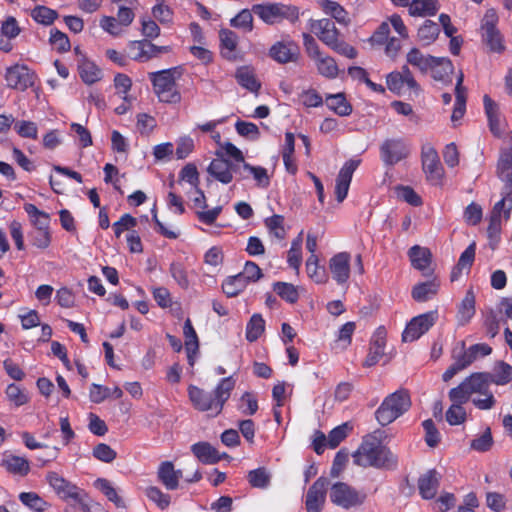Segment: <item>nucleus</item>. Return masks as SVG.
I'll list each match as a JSON object with an SVG mask.
<instances>
[{
  "label": "nucleus",
  "instance_id": "nucleus-1",
  "mask_svg": "<svg viewBox=\"0 0 512 512\" xmlns=\"http://www.w3.org/2000/svg\"><path fill=\"white\" fill-rule=\"evenodd\" d=\"M236 381L232 376L222 378L212 392L189 385L188 396L193 407L201 412H209L212 416L219 415L235 388Z\"/></svg>",
  "mask_w": 512,
  "mask_h": 512
},
{
  "label": "nucleus",
  "instance_id": "nucleus-2",
  "mask_svg": "<svg viewBox=\"0 0 512 512\" xmlns=\"http://www.w3.org/2000/svg\"><path fill=\"white\" fill-rule=\"evenodd\" d=\"M352 457L354 464L361 467L394 469L398 463L397 456L377 436L372 434L363 437Z\"/></svg>",
  "mask_w": 512,
  "mask_h": 512
},
{
  "label": "nucleus",
  "instance_id": "nucleus-3",
  "mask_svg": "<svg viewBox=\"0 0 512 512\" xmlns=\"http://www.w3.org/2000/svg\"><path fill=\"white\" fill-rule=\"evenodd\" d=\"M308 28L323 44L335 53L349 59L357 57L358 51L341 37L340 31L331 19H310Z\"/></svg>",
  "mask_w": 512,
  "mask_h": 512
},
{
  "label": "nucleus",
  "instance_id": "nucleus-4",
  "mask_svg": "<svg viewBox=\"0 0 512 512\" xmlns=\"http://www.w3.org/2000/svg\"><path fill=\"white\" fill-rule=\"evenodd\" d=\"M182 75L180 67H172L148 73L153 91L159 101L166 104H178L182 96L177 88L176 80Z\"/></svg>",
  "mask_w": 512,
  "mask_h": 512
},
{
  "label": "nucleus",
  "instance_id": "nucleus-5",
  "mask_svg": "<svg viewBox=\"0 0 512 512\" xmlns=\"http://www.w3.org/2000/svg\"><path fill=\"white\" fill-rule=\"evenodd\" d=\"M411 406L409 392L400 389L388 395L375 411V417L381 426H387L403 415Z\"/></svg>",
  "mask_w": 512,
  "mask_h": 512
},
{
  "label": "nucleus",
  "instance_id": "nucleus-6",
  "mask_svg": "<svg viewBox=\"0 0 512 512\" xmlns=\"http://www.w3.org/2000/svg\"><path fill=\"white\" fill-rule=\"evenodd\" d=\"M491 373L475 372L466 377L457 387L449 391V399L452 402L466 403L472 394H482L489 391Z\"/></svg>",
  "mask_w": 512,
  "mask_h": 512
},
{
  "label": "nucleus",
  "instance_id": "nucleus-7",
  "mask_svg": "<svg viewBox=\"0 0 512 512\" xmlns=\"http://www.w3.org/2000/svg\"><path fill=\"white\" fill-rule=\"evenodd\" d=\"M252 11L268 25L280 23L284 19L295 23L299 19L298 7L283 3L255 4L252 6Z\"/></svg>",
  "mask_w": 512,
  "mask_h": 512
},
{
  "label": "nucleus",
  "instance_id": "nucleus-8",
  "mask_svg": "<svg viewBox=\"0 0 512 512\" xmlns=\"http://www.w3.org/2000/svg\"><path fill=\"white\" fill-rule=\"evenodd\" d=\"M46 480L60 499L64 501L72 500L77 502L82 506L83 511H87V504H85L87 493L83 489L66 480L54 471L47 473Z\"/></svg>",
  "mask_w": 512,
  "mask_h": 512
},
{
  "label": "nucleus",
  "instance_id": "nucleus-9",
  "mask_svg": "<svg viewBox=\"0 0 512 512\" xmlns=\"http://www.w3.org/2000/svg\"><path fill=\"white\" fill-rule=\"evenodd\" d=\"M330 500L336 506L350 509L362 505L366 500V494L358 491L345 482H336L330 488Z\"/></svg>",
  "mask_w": 512,
  "mask_h": 512
},
{
  "label": "nucleus",
  "instance_id": "nucleus-10",
  "mask_svg": "<svg viewBox=\"0 0 512 512\" xmlns=\"http://www.w3.org/2000/svg\"><path fill=\"white\" fill-rule=\"evenodd\" d=\"M379 154L383 164L392 167L408 158L410 148L402 137L387 138L381 143Z\"/></svg>",
  "mask_w": 512,
  "mask_h": 512
},
{
  "label": "nucleus",
  "instance_id": "nucleus-11",
  "mask_svg": "<svg viewBox=\"0 0 512 512\" xmlns=\"http://www.w3.org/2000/svg\"><path fill=\"white\" fill-rule=\"evenodd\" d=\"M216 155L217 158L213 159L207 167L208 174L216 181L229 184L233 181V174H239L242 179L248 177L241 171L239 164L224 158L220 152H217Z\"/></svg>",
  "mask_w": 512,
  "mask_h": 512
},
{
  "label": "nucleus",
  "instance_id": "nucleus-12",
  "mask_svg": "<svg viewBox=\"0 0 512 512\" xmlns=\"http://www.w3.org/2000/svg\"><path fill=\"white\" fill-rule=\"evenodd\" d=\"M37 79V74L25 64H15L6 69L7 87L14 90L26 91L34 87Z\"/></svg>",
  "mask_w": 512,
  "mask_h": 512
},
{
  "label": "nucleus",
  "instance_id": "nucleus-13",
  "mask_svg": "<svg viewBox=\"0 0 512 512\" xmlns=\"http://www.w3.org/2000/svg\"><path fill=\"white\" fill-rule=\"evenodd\" d=\"M386 84L387 88L397 95H402L407 91H413L417 95L421 92L420 85L407 65H404L401 71L389 73L386 77Z\"/></svg>",
  "mask_w": 512,
  "mask_h": 512
},
{
  "label": "nucleus",
  "instance_id": "nucleus-14",
  "mask_svg": "<svg viewBox=\"0 0 512 512\" xmlns=\"http://www.w3.org/2000/svg\"><path fill=\"white\" fill-rule=\"evenodd\" d=\"M129 56L132 60L145 63L171 51L170 46H157L147 39L133 40L128 43Z\"/></svg>",
  "mask_w": 512,
  "mask_h": 512
},
{
  "label": "nucleus",
  "instance_id": "nucleus-15",
  "mask_svg": "<svg viewBox=\"0 0 512 512\" xmlns=\"http://www.w3.org/2000/svg\"><path fill=\"white\" fill-rule=\"evenodd\" d=\"M421 162L427 181L435 186L441 185L444 169L434 147L431 145H424L422 147Z\"/></svg>",
  "mask_w": 512,
  "mask_h": 512
},
{
  "label": "nucleus",
  "instance_id": "nucleus-16",
  "mask_svg": "<svg viewBox=\"0 0 512 512\" xmlns=\"http://www.w3.org/2000/svg\"><path fill=\"white\" fill-rule=\"evenodd\" d=\"M437 319V310L428 311L413 317L402 333V340L404 342H413L418 340L422 335L429 331V329L436 323Z\"/></svg>",
  "mask_w": 512,
  "mask_h": 512
},
{
  "label": "nucleus",
  "instance_id": "nucleus-17",
  "mask_svg": "<svg viewBox=\"0 0 512 512\" xmlns=\"http://www.w3.org/2000/svg\"><path fill=\"white\" fill-rule=\"evenodd\" d=\"M268 55L279 64L296 63L300 58V47L292 40L277 41L269 48Z\"/></svg>",
  "mask_w": 512,
  "mask_h": 512
},
{
  "label": "nucleus",
  "instance_id": "nucleus-18",
  "mask_svg": "<svg viewBox=\"0 0 512 512\" xmlns=\"http://www.w3.org/2000/svg\"><path fill=\"white\" fill-rule=\"evenodd\" d=\"M329 480L326 477H319L308 489L305 500L307 512H321L327 494Z\"/></svg>",
  "mask_w": 512,
  "mask_h": 512
},
{
  "label": "nucleus",
  "instance_id": "nucleus-19",
  "mask_svg": "<svg viewBox=\"0 0 512 512\" xmlns=\"http://www.w3.org/2000/svg\"><path fill=\"white\" fill-rule=\"evenodd\" d=\"M360 163L359 159H349L341 167L335 184V195L338 202H342L347 197L353 174Z\"/></svg>",
  "mask_w": 512,
  "mask_h": 512
},
{
  "label": "nucleus",
  "instance_id": "nucleus-20",
  "mask_svg": "<svg viewBox=\"0 0 512 512\" xmlns=\"http://www.w3.org/2000/svg\"><path fill=\"white\" fill-rule=\"evenodd\" d=\"M351 255L348 252H339L329 260V269L332 278L338 285L346 284L350 277Z\"/></svg>",
  "mask_w": 512,
  "mask_h": 512
},
{
  "label": "nucleus",
  "instance_id": "nucleus-21",
  "mask_svg": "<svg viewBox=\"0 0 512 512\" xmlns=\"http://www.w3.org/2000/svg\"><path fill=\"white\" fill-rule=\"evenodd\" d=\"M194 189L197 196L192 201L194 207L197 208L195 213L199 222L205 225L214 224L222 211V206H216L206 211L205 209L207 208V198L204 191L200 187Z\"/></svg>",
  "mask_w": 512,
  "mask_h": 512
},
{
  "label": "nucleus",
  "instance_id": "nucleus-22",
  "mask_svg": "<svg viewBox=\"0 0 512 512\" xmlns=\"http://www.w3.org/2000/svg\"><path fill=\"white\" fill-rule=\"evenodd\" d=\"M234 77L239 86L258 96L262 83L257 78L255 68L252 65L238 67Z\"/></svg>",
  "mask_w": 512,
  "mask_h": 512
},
{
  "label": "nucleus",
  "instance_id": "nucleus-23",
  "mask_svg": "<svg viewBox=\"0 0 512 512\" xmlns=\"http://www.w3.org/2000/svg\"><path fill=\"white\" fill-rule=\"evenodd\" d=\"M442 476L436 469H430L418 479V490L425 500L433 499L440 486Z\"/></svg>",
  "mask_w": 512,
  "mask_h": 512
},
{
  "label": "nucleus",
  "instance_id": "nucleus-24",
  "mask_svg": "<svg viewBox=\"0 0 512 512\" xmlns=\"http://www.w3.org/2000/svg\"><path fill=\"white\" fill-rule=\"evenodd\" d=\"M182 471L175 469L171 461H163L160 463L157 470L158 481L167 490H176L179 487V481L182 478Z\"/></svg>",
  "mask_w": 512,
  "mask_h": 512
},
{
  "label": "nucleus",
  "instance_id": "nucleus-25",
  "mask_svg": "<svg viewBox=\"0 0 512 512\" xmlns=\"http://www.w3.org/2000/svg\"><path fill=\"white\" fill-rule=\"evenodd\" d=\"M219 38L222 57L228 61H236L239 58L237 53L238 35L232 30L221 29L219 31Z\"/></svg>",
  "mask_w": 512,
  "mask_h": 512
},
{
  "label": "nucleus",
  "instance_id": "nucleus-26",
  "mask_svg": "<svg viewBox=\"0 0 512 512\" xmlns=\"http://www.w3.org/2000/svg\"><path fill=\"white\" fill-rule=\"evenodd\" d=\"M194 456L203 464L212 465L218 463L226 453L222 455L209 442H197L191 446Z\"/></svg>",
  "mask_w": 512,
  "mask_h": 512
},
{
  "label": "nucleus",
  "instance_id": "nucleus-27",
  "mask_svg": "<svg viewBox=\"0 0 512 512\" xmlns=\"http://www.w3.org/2000/svg\"><path fill=\"white\" fill-rule=\"evenodd\" d=\"M386 337L384 331L378 330L372 337L368 354L363 362L364 367H373L384 355Z\"/></svg>",
  "mask_w": 512,
  "mask_h": 512
},
{
  "label": "nucleus",
  "instance_id": "nucleus-28",
  "mask_svg": "<svg viewBox=\"0 0 512 512\" xmlns=\"http://www.w3.org/2000/svg\"><path fill=\"white\" fill-rule=\"evenodd\" d=\"M485 114L490 132L497 138L502 135L500 112L497 103L487 94L483 96Z\"/></svg>",
  "mask_w": 512,
  "mask_h": 512
},
{
  "label": "nucleus",
  "instance_id": "nucleus-29",
  "mask_svg": "<svg viewBox=\"0 0 512 512\" xmlns=\"http://www.w3.org/2000/svg\"><path fill=\"white\" fill-rule=\"evenodd\" d=\"M408 256L413 268L422 271L427 275L426 271L429 270L432 262V253L427 247L414 245L408 250Z\"/></svg>",
  "mask_w": 512,
  "mask_h": 512
},
{
  "label": "nucleus",
  "instance_id": "nucleus-30",
  "mask_svg": "<svg viewBox=\"0 0 512 512\" xmlns=\"http://www.w3.org/2000/svg\"><path fill=\"white\" fill-rule=\"evenodd\" d=\"M475 303V294L472 289H469L458 305L456 318L459 326L467 325L474 317L476 312Z\"/></svg>",
  "mask_w": 512,
  "mask_h": 512
},
{
  "label": "nucleus",
  "instance_id": "nucleus-31",
  "mask_svg": "<svg viewBox=\"0 0 512 512\" xmlns=\"http://www.w3.org/2000/svg\"><path fill=\"white\" fill-rule=\"evenodd\" d=\"M431 76L435 81L442 83H450L452 81V74L454 66L452 61L447 57H436V61L432 64L429 70Z\"/></svg>",
  "mask_w": 512,
  "mask_h": 512
},
{
  "label": "nucleus",
  "instance_id": "nucleus-32",
  "mask_svg": "<svg viewBox=\"0 0 512 512\" xmlns=\"http://www.w3.org/2000/svg\"><path fill=\"white\" fill-rule=\"evenodd\" d=\"M77 66L79 76L84 83L92 85L101 80V70L95 63L89 61L85 55H82V59H78Z\"/></svg>",
  "mask_w": 512,
  "mask_h": 512
},
{
  "label": "nucleus",
  "instance_id": "nucleus-33",
  "mask_svg": "<svg viewBox=\"0 0 512 512\" xmlns=\"http://www.w3.org/2000/svg\"><path fill=\"white\" fill-rule=\"evenodd\" d=\"M464 74L459 73L455 86V104L451 115L452 121L460 120L466 111V88L463 86Z\"/></svg>",
  "mask_w": 512,
  "mask_h": 512
},
{
  "label": "nucleus",
  "instance_id": "nucleus-34",
  "mask_svg": "<svg viewBox=\"0 0 512 512\" xmlns=\"http://www.w3.org/2000/svg\"><path fill=\"white\" fill-rule=\"evenodd\" d=\"M439 286L436 279L418 283L412 288V298L417 302H426L438 293Z\"/></svg>",
  "mask_w": 512,
  "mask_h": 512
},
{
  "label": "nucleus",
  "instance_id": "nucleus-35",
  "mask_svg": "<svg viewBox=\"0 0 512 512\" xmlns=\"http://www.w3.org/2000/svg\"><path fill=\"white\" fill-rule=\"evenodd\" d=\"M248 285L249 283L244 278V276L241 273H238L236 275L228 276L225 278L221 287L223 293L227 297L232 298L242 293Z\"/></svg>",
  "mask_w": 512,
  "mask_h": 512
},
{
  "label": "nucleus",
  "instance_id": "nucleus-36",
  "mask_svg": "<svg viewBox=\"0 0 512 512\" xmlns=\"http://www.w3.org/2000/svg\"><path fill=\"white\" fill-rule=\"evenodd\" d=\"M497 174L505 181L512 192V146L501 153L497 164Z\"/></svg>",
  "mask_w": 512,
  "mask_h": 512
},
{
  "label": "nucleus",
  "instance_id": "nucleus-37",
  "mask_svg": "<svg viewBox=\"0 0 512 512\" xmlns=\"http://www.w3.org/2000/svg\"><path fill=\"white\" fill-rule=\"evenodd\" d=\"M2 466L11 474L26 476L30 472L29 461L20 456L8 455L2 460Z\"/></svg>",
  "mask_w": 512,
  "mask_h": 512
},
{
  "label": "nucleus",
  "instance_id": "nucleus-38",
  "mask_svg": "<svg viewBox=\"0 0 512 512\" xmlns=\"http://www.w3.org/2000/svg\"><path fill=\"white\" fill-rule=\"evenodd\" d=\"M407 62L418 68L421 73L426 74L430 68L432 67V64L436 61V57L431 55H424L419 49L412 48L407 53Z\"/></svg>",
  "mask_w": 512,
  "mask_h": 512
},
{
  "label": "nucleus",
  "instance_id": "nucleus-39",
  "mask_svg": "<svg viewBox=\"0 0 512 512\" xmlns=\"http://www.w3.org/2000/svg\"><path fill=\"white\" fill-rule=\"evenodd\" d=\"M439 10L438 0H413L408 11L411 16H433Z\"/></svg>",
  "mask_w": 512,
  "mask_h": 512
},
{
  "label": "nucleus",
  "instance_id": "nucleus-40",
  "mask_svg": "<svg viewBox=\"0 0 512 512\" xmlns=\"http://www.w3.org/2000/svg\"><path fill=\"white\" fill-rule=\"evenodd\" d=\"M319 5L323 12L333 17L338 23L347 25L350 22L347 11L336 1L320 0Z\"/></svg>",
  "mask_w": 512,
  "mask_h": 512
},
{
  "label": "nucleus",
  "instance_id": "nucleus-41",
  "mask_svg": "<svg viewBox=\"0 0 512 512\" xmlns=\"http://www.w3.org/2000/svg\"><path fill=\"white\" fill-rule=\"evenodd\" d=\"M317 71L320 75L328 79H335L339 74V68L336 60L326 54H322L320 57L314 60Z\"/></svg>",
  "mask_w": 512,
  "mask_h": 512
},
{
  "label": "nucleus",
  "instance_id": "nucleus-42",
  "mask_svg": "<svg viewBox=\"0 0 512 512\" xmlns=\"http://www.w3.org/2000/svg\"><path fill=\"white\" fill-rule=\"evenodd\" d=\"M306 273L316 284H324L328 281V275L324 267L319 266L317 255H310L306 260Z\"/></svg>",
  "mask_w": 512,
  "mask_h": 512
},
{
  "label": "nucleus",
  "instance_id": "nucleus-43",
  "mask_svg": "<svg viewBox=\"0 0 512 512\" xmlns=\"http://www.w3.org/2000/svg\"><path fill=\"white\" fill-rule=\"evenodd\" d=\"M5 395L7 400L16 408L26 405L30 401L27 390L16 383L7 385Z\"/></svg>",
  "mask_w": 512,
  "mask_h": 512
},
{
  "label": "nucleus",
  "instance_id": "nucleus-44",
  "mask_svg": "<svg viewBox=\"0 0 512 512\" xmlns=\"http://www.w3.org/2000/svg\"><path fill=\"white\" fill-rule=\"evenodd\" d=\"M24 210L28 214L34 229L49 230L50 216L48 213L39 210L34 204L26 203Z\"/></svg>",
  "mask_w": 512,
  "mask_h": 512
},
{
  "label": "nucleus",
  "instance_id": "nucleus-45",
  "mask_svg": "<svg viewBox=\"0 0 512 512\" xmlns=\"http://www.w3.org/2000/svg\"><path fill=\"white\" fill-rule=\"evenodd\" d=\"M326 105L339 116H348L352 113V106L343 93L328 95Z\"/></svg>",
  "mask_w": 512,
  "mask_h": 512
},
{
  "label": "nucleus",
  "instance_id": "nucleus-46",
  "mask_svg": "<svg viewBox=\"0 0 512 512\" xmlns=\"http://www.w3.org/2000/svg\"><path fill=\"white\" fill-rule=\"evenodd\" d=\"M265 331V320L262 315L259 313H255L249 319L246 325L245 336L247 341L255 342L257 341L261 335Z\"/></svg>",
  "mask_w": 512,
  "mask_h": 512
},
{
  "label": "nucleus",
  "instance_id": "nucleus-47",
  "mask_svg": "<svg viewBox=\"0 0 512 512\" xmlns=\"http://www.w3.org/2000/svg\"><path fill=\"white\" fill-rule=\"evenodd\" d=\"M30 16L38 24L50 26L58 18V12L47 6L37 5L31 10Z\"/></svg>",
  "mask_w": 512,
  "mask_h": 512
},
{
  "label": "nucleus",
  "instance_id": "nucleus-48",
  "mask_svg": "<svg viewBox=\"0 0 512 512\" xmlns=\"http://www.w3.org/2000/svg\"><path fill=\"white\" fill-rule=\"evenodd\" d=\"M21 503L34 512H44L50 504L35 492H21L19 494Z\"/></svg>",
  "mask_w": 512,
  "mask_h": 512
},
{
  "label": "nucleus",
  "instance_id": "nucleus-49",
  "mask_svg": "<svg viewBox=\"0 0 512 512\" xmlns=\"http://www.w3.org/2000/svg\"><path fill=\"white\" fill-rule=\"evenodd\" d=\"M273 290L276 294L284 301L294 304L299 299V292L295 285L288 282H275L273 284Z\"/></svg>",
  "mask_w": 512,
  "mask_h": 512
},
{
  "label": "nucleus",
  "instance_id": "nucleus-50",
  "mask_svg": "<svg viewBox=\"0 0 512 512\" xmlns=\"http://www.w3.org/2000/svg\"><path fill=\"white\" fill-rule=\"evenodd\" d=\"M512 380V366L504 361H499L491 373V383L506 385Z\"/></svg>",
  "mask_w": 512,
  "mask_h": 512
},
{
  "label": "nucleus",
  "instance_id": "nucleus-51",
  "mask_svg": "<svg viewBox=\"0 0 512 512\" xmlns=\"http://www.w3.org/2000/svg\"><path fill=\"white\" fill-rule=\"evenodd\" d=\"M439 33V25L432 20H426L418 29L417 35L421 42H423L425 45H429L436 40Z\"/></svg>",
  "mask_w": 512,
  "mask_h": 512
},
{
  "label": "nucleus",
  "instance_id": "nucleus-52",
  "mask_svg": "<svg viewBox=\"0 0 512 512\" xmlns=\"http://www.w3.org/2000/svg\"><path fill=\"white\" fill-rule=\"evenodd\" d=\"M94 485L99 489L109 501L113 502L117 507H123L124 502L118 495L116 489L111 485L110 481L105 478H98L95 480Z\"/></svg>",
  "mask_w": 512,
  "mask_h": 512
},
{
  "label": "nucleus",
  "instance_id": "nucleus-53",
  "mask_svg": "<svg viewBox=\"0 0 512 512\" xmlns=\"http://www.w3.org/2000/svg\"><path fill=\"white\" fill-rule=\"evenodd\" d=\"M287 262L291 268L295 269L297 272L299 271L302 262V233L292 241L288 251Z\"/></svg>",
  "mask_w": 512,
  "mask_h": 512
},
{
  "label": "nucleus",
  "instance_id": "nucleus-54",
  "mask_svg": "<svg viewBox=\"0 0 512 512\" xmlns=\"http://www.w3.org/2000/svg\"><path fill=\"white\" fill-rule=\"evenodd\" d=\"M352 427L348 423H343L333 428L327 436V447L335 449L348 436Z\"/></svg>",
  "mask_w": 512,
  "mask_h": 512
},
{
  "label": "nucleus",
  "instance_id": "nucleus-55",
  "mask_svg": "<svg viewBox=\"0 0 512 512\" xmlns=\"http://www.w3.org/2000/svg\"><path fill=\"white\" fill-rule=\"evenodd\" d=\"M247 478L253 488L265 489L270 484V474L264 467L249 471Z\"/></svg>",
  "mask_w": 512,
  "mask_h": 512
},
{
  "label": "nucleus",
  "instance_id": "nucleus-56",
  "mask_svg": "<svg viewBox=\"0 0 512 512\" xmlns=\"http://www.w3.org/2000/svg\"><path fill=\"white\" fill-rule=\"evenodd\" d=\"M252 13V9H242L235 17L230 20V25L234 28L243 29L246 32H251L254 28Z\"/></svg>",
  "mask_w": 512,
  "mask_h": 512
},
{
  "label": "nucleus",
  "instance_id": "nucleus-57",
  "mask_svg": "<svg viewBox=\"0 0 512 512\" xmlns=\"http://www.w3.org/2000/svg\"><path fill=\"white\" fill-rule=\"evenodd\" d=\"M265 226L269 230L270 234L279 240H283L286 236L284 228V217L279 214H274L271 217L265 219Z\"/></svg>",
  "mask_w": 512,
  "mask_h": 512
},
{
  "label": "nucleus",
  "instance_id": "nucleus-58",
  "mask_svg": "<svg viewBox=\"0 0 512 512\" xmlns=\"http://www.w3.org/2000/svg\"><path fill=\"white\" fill-rule=\"evenodd\" d=\"M49 42L59 53L67 52L71 48L68 36L56 28L50 30Z\"/></svg>",
  "mask_w": 512,
  "mask_h": 512
},
{
  "label": "nucleus",
  "instance_id": "nucleus-59",
  "mask_svg": "<svg viewBox=\"0 0 512 512\" xmlns=\"http://www.w3.org/2000/svg\"><path fill=\"white\" fill-rule=\"evenodd\" d=\"M482 39L489 47L490 51L502 53L505 50L503 37L498 29L482 33Z\"/></svg>",
  "mask_w": 512,
  "mask_h": 512
},
{
  "label": "nucleus",
  "instance_id": "nucleus-60",
  "mask_svg": "<svg viewBox=\"0 0 512 512\" xmlns=\"http://www.w3.org/2000/svg\"><path fill=\"white\" fill-rule=\"evenodd\" d=\"M242 172L247 171L249 175H252L256 180L257 185L261 187H268L270 184V178L267 173V169L262 166H252L249 163L242 165Z\"/></svg>",
  "mask_w": 512,
  "mask_h": 512
},
{
  "label": "nucleus",
  "instance_id": "nucleus-61",
  "mask_svg": "<svg viewBox=\"0 0 512 512\" xmlns=\"http://www.w3.org/2000/svg\"><path fill=\"white\" fill-rule=\"evenodd\" d=\"M169 272L172 278L177 282V284L182 289H188L190 286V281L188 278V273L184 265L180 262H172L169 267Z\"/></svg>",
  "mask_w": 512,
  "mask_h": 512
},
{
  "label": "nucleus",
  "instance_id": "nucleus-62",
  "mask_svg": "<svg viewBox=\"0 0 512 512\" xmlns=\"http://www.w3.org/2000/svg\"><path fill=\"white\" fill-rule=\"evenodd\" d=\"M463 403L453 402V404L446 411V421L451 426L460 425L466 420V411L462 407Z\"/></svg>",
  "mask_w": 512,
  "mask_h": 512
},
{
  "label": "nucleus",
  "instance_id": "nucleus-63",
  "mask_svg": "<svg viewBox=\"0 0 512 512\" xmlns=\"http://www.w3.org/2000/svg\"><path fill=\"white\" fill-rule=\"evenodd\" d=\"M92 456L98 461L111 463L117 458V452L106 443H98L92 450Z\"/></svg>",
  "mask_w": 512,
  "mask_h": 512
},
{
  "label": "nucleus",
  "instance_id": "nucleus-64",
  "mask_svg": "<svg viewBox=\"0 0 512 512\" xmlns=\"http://www.w3.org/2000/svg\"><path fill=\"white\" fill-rule=\"evenodd\" d=\"M146 496L154 502L161 510L169 507L171 498L169 494L162 492L158 487L151 486L146 489Z\"/></svg>",
  "mask_w": 512,
  "mask_h": 512
}]
</instances>
